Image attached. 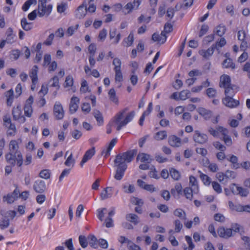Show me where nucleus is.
Returning a JSON list of instances; mask_svg holds the SVG:
<instances>
[{
  "mask_svg": "<svg viewBox=\"0 0 250 250\" xmlns=\"http://www.w3.org/2000/svg\"><path fill=\"white\" fill-rule=\"evenodd\" d=\"M114 167L116 172L114 178L117 181L121 180L125 172V152L118 155L114 160Z\"/></svg>",
  "mask_w": 250,
  "mask_h": 250,
  "instance_id": "f257e3e1",
  "label": "nucleus"
},
{
  "mask_svg": "<svg viewBox=\"0 0 250 250\" xmlns=\"http://www.w3.org/2000/svg\"><path fill=\"white\" fill-rule=\"evenodd\" d=\"M47 0H39L38 14L39 17H42L44 15L48 16L51 12L52 5L46 4Z\"/></svg>",
  "mask_w": 250,
  "mask_h": 250,
  "instance_id": "f03ea898",
  "label": "nucleus"
},
{
  "mask_svg": "<svg viewBox=\"0 0 250 250\" xmlns=\"http://www.w3.org/2000/svg\"><path fill=\"white\" fill-rule=\"evenodd\" d=\"M9 152L8 153H16L17 154V165L20 167L23 164V158L21 152L19 151V145L16 140H11L9 143Z\"/></svg>",
  "mask_w": 250,
  "mask_h": 250,
  "instance_id": "7ed1b4c3",
  "label": "nucleus"
},
{
  "mask_svg": "<svg viewBox=\"0 0 250 250\" xmlns=\"http://www.w3.org/2000/svg\"><path fill=\"white\" fill-rule=\"evenodd\" d=\"M115 124L117 125V130L119 131L125 125V113L123 111L115 117Z\"/></svg>",
  "mask_w": 250,
  "mask_h": 250,
  "instance_id": "20e7f679",
  "label": "nucleus"
},
{
  "mask_svg": "<svg viewBox=\"0 0 250 250\" xmlns=\"http://www.w3.org/2000/svg\"><path fill=\"white\" fill-rule=\"evenodd\" d=\"M194 141L198 144H203L207 142L208 140V135L204 133H201L198 130L194 131L193 137Z\"/></svg>",
  "mask_w": 250,
  "mask_h": 250,
  "instance_id": "39448f33",
  "label": "nucleus"
},
{
  "mask_svg": "<svg viewBox=\"0 0 250 250\" xmlns=\"http://www.w3.org/2000/svg\"><path fill=\"white\" fill-rule=\"evenodd\" d=\"M33 101L34 98L33 96H30L26 101L24 107V115L27 117H31L32 115L33 109L32 104L33 103Z\"/></svg>",
  "mask_w": 250,
  "mask_h": 250,
  "instance_id": "423d86ee",
  "label": "nucleus"
},
{
  "mask_svg": "<svg viewBox=\"0 0 250 250\" xmlns=\"http://www.w3.org/2000/svg\"><path fill=\"white\" fill-rule=\"evenodd\" d=\"M54 115L57 120H61L64 116V111L62 104L56 102L54 106Z\"/></svg>",
  "mask_w": 250,
  "mask_h": 250,
  "instance_id": "0eeeda50",
  "label": "nucleus"
},
{
  "mask_svg": "<svg viewBox=\"0 0 250 250\" xmlns=\"http://www.w3.org/2000/svg\"><path fill=\"white\" fill-rule=\"evenodd\" d=\"M45 182L42 180H36L33 185V189L37 193H42L46 190Z\"/></svg>",
  "mask_w": 250,
  "mask_h": 250,
  "instance_id": "6e6552de",
  "label": "nucleus"
},
{
  "mask_svg": "<svg viewBox=\"0 0 250 250\" xmlns=\"http://www.w3.org/2000/svg\"><path fill=\"white\" fill-rule=\"evenodd\" d=\"M86 5V3L83 2L82 4L78 7L75 13V16L77 18L81 19L85 16L87 13Z\"/></svg>",
  "mask_w": 250,
  "mask_h": 250,
  "instance_id": "1a4fd4ad",
  "label": "nucleus"
},
{
  "mask_svg": "<svg viewBox=\"0 0 250 250\" xmlns=\"http://www.w3.org/2000/svg\"><path fill=\"white\" fill-rule=\"evenodd\" d=\"M223 104L229 108H234L239 104V101L234 100L232 97H226L222 100Z\"/></svg>",
  "mask_w": 250,
  "mask_h": 250,
  "instance_id": "9d476101",
  "label": "nucleus"
},
{
  "mask_svg": "<svg viewBox=\"0 0 250 250\" xmlns=\"http://www.w3.org/2000/svg\"><path fill=\"white\" fill-rule=\"evenodd\" d=\"M232 192L234 194H239L243 197H246L249 194V191L247 189L241 187L237 186L234 184L231 188Z\"/></svg>",
  "mask_w": 250,
  "mask_h": 250,
  "instance_id": "9b49d317",
  "label": "nucleus"
},
{
  "mask_svg": "<svg viewBox=\"0 0 250 250\" xmlns=\"http://www.w3.org/2000/svg\"><path fill=\"white\" fill-rule=\"evenodd\" d=\"M189 188L192 189L194 194H198L199 191V187L198 181L193 176L189 177Z\"/></svg>",
  "mask_w": 250,
  "mask_h": 250,
  "instance_id": "f8f14e48",
  "label": "nucleus"
},
{
  "mask_svg": "<svg viewBox=\"0 0 250 250\" xmlns=\"http://www.w3.org/2000/svg\"><path fill=\"white\" fill-rule=\"evenodd\" d=\"M79 102L80 100L78 97L73 96L71 98L69 105V111L71 114L74 113L77 110Z\"/></svg>",
  "mask_w": 250,
  "mask_h": 250,
  "instance_id": "ddd939ff",
  "label": "nucleus"
},
{
  "mask_svg": "<svg viewBox=\"0 0 250 250\" xmlns=\"http://www.w3.org/2000/svg\"><path fill=\"white\" fill-rule=\"evenodd\" d=\"M141 4V0H134L132 2H128L126 4V14L130 13L133 10H137Z\"/></svg>",
  "mask_w": 250,
  "mask_h": 250,
  "instance_id": "4468645a",
  "label": "nucleus"
},
{
  "mask_svg": "<svg viewBox=\"0 0 250 250\" xmlns=\"http://www.w3.org/2000/svg\"><path fill=\"white\" fill-rule=\"evenodd\" d=\"M95 150L94 147H93L86 151L83 158L82 161L80 163L81 166L83 167V164L85 163L88 160L90 159L95 154Z\"/></svg>",
  "mask_w": 250,
  "mask_h": 250,
  "instance_id": "2eb2a0df",
  "label": "nucleus"
},
{
  "mask_svg": "<svg viewBox=\"0 0 250 250\" xmlns=\"http://www.w3.org/2000/svg\"><path fill=\"white\" fill-rule=\"evenodd\" d=\"M230 82V77L228 75L224 74L220 78V86L225 88L231 85Z\"/></svg>",
  "mask_w": 250,
  "mask_h": 250,
  "instance_id": "dca6fc26",
  "label": "nucleus"
},
{
  "mask_svg": "<svg viewBox=\"0 0 250 250\" xmlns=\"http://www.w3.org/2000/svg\"><path fill=\"white\" fill-rule=\"evenodd\" d=\"M17 154L16 153H7L5 155V160L6 162L11 166L14 167L17 161Z\"/></svg>",
  "mask_w": 250,
  "mask_h": 250,
  "instance_id": "f3484780",
  "label": "nucleus"
},
{
  "mask_svg": "<svg viewBox=\"0 0 250 250\" xmlns=\"http://www.w3.org/2000/svg\"><path fill=\"white\" fill-rule=\"evenodd\" d=\"M168 143L173 147H179L181 146V139L175 135L170 136L168 138Z\"/></svg>",
  "mask_w": 250,
  "mask_h": 250,
  "instance_id": "a211bd4d",
  "label": "nucleus"
},
{
  "mask_svg": "<svg viewBox=\"0 0 250 250\" xmlns=\"http://www.w3.org/2000/svg\"><path fill=\"white\" fill-rule=\"evenodd\" d=\"M222 140L224 141L225 144L227 146H230L232 144V141L231 137L228 135L229 131L226 128L225 129H222Z\"/></svg>",
  "mask_w": 250,
  "mask_h": 250,
  "instance_id": "6ab92c4d",
  "label": "nucleus"
},
{
  "mask_svg": "<svg viewBox=\"0 0 250 250\" xmlns=\"http://www.w3.org/2000/svg\"><path fill=\"white\" fill-rule=\"evenodd\" d=\"M152 40L154 42H158L164 43L167 40V36L165 32H162L160 35L155 33L152 36Z\"/></svg>",
  "mask_w": 250,
  "mask_h": 250,
  "instance_id": "aec40b11",
  "label": "nucleus"
},
{
  "mask_svg": "<svg viewBox=\"0 0 250 250\" xmlns=\"http://www.w3.org/2000/svg\"><path fill=\"white\" fill-rule=\"evenodd\" d=\"M38 67L37 65H34L32 67L31 71L29 73V76L32 79V83L33 84L36 85L38 82Z\"/></svg>",
  "mask_w": 250,
  "mask_h": 250,
  "instance_id": "412c9836",
  "label": "nucleus"
},
{
  "mask_svg": "<svg viewBox=\"0 0 250 250\" xmlns=\"http://www.w3.org/2000/svg\"><path fill=\"white\" fill-rule=\"evenodd\" d=\"M112 195V188L111 187H106L104 188L101 192L100 196L101 200H104L111 197Z\"/></svg>",
  "mask_w": 250,
  "mask_h": 250,
  "instance_id": "4be33fe9",
  "label": "nucleus"
},
{
  "mask_svg": "<svg viewBox=\"0 0 250 250\" xmlns=\"http://www.w3.org/2000/svg\"><path fill=\"white\" fill-rule=\"evenodd\" d=\"M226 128H224L222 126H218L216 128H213L212 127H209L208 129V131L214 137L219 138L220 137V135H222V129H225Z\"/></svg>",
  "mask_w": 250,
  "mask_h": 250,
  "instance_id": "5701e85b",
  "label": "nucleus"
},
{
  "mask_svg": "<svg viewBox=\"0 0 250 250\" xmlns=\"http://www.w3.org/2000/svg\"><path fill=\"white\" fill-rule=\"evenodd\" d=\"M116 143L117 139H113L110 142L109 144L106 146V147L103 150L102 154L103 155L104 154L105 157H107L108 155H109L110 151L114 147V146L115 145Z\"/></svg>",
  "mask_w": 250,
  "mask_h": 250,
  "instance_id": "b1692460",
  "label": "nucleus"
},
{
  "mask_svg": "<svg viewBox=\"0 0 250 250\" xmlns=\"http://www.w3.org/2000/svg\"><path fill=\"white\" fill-rule=\"evenodd\" d=\"M126 219L134 225H137L140 222L139 217L134 213H130L126 215Z\"/></svg>",
  "mask_w": 250,
  "mask_h": 250,
  "instance_id": "393cba45",
  "label": "nucleus"
},
{
  "mask_svg": "<svg viewBox=\"0 0 250 250\" xmlns=\"http://www.w3.org/2000/svg\"><path fill=\"white\" fill-rule=\"evenodd\" d=\"M198 113L206 120L210 119L212 115V112L211 111L202 107L199 108Z\"/></svg>",
  "mask_w": 250,
  "mask_h": 250,
  "instance_id": "a878e982",
  "label": "nucleus"
},
{
  "mask_svg": "<svg viewBox=\"0 0 250 250\" xmlns=\"http://www.w3.org/2000/svg\"><path fill=\"white\" fill-rule=\"evenodd\" d=\"M215 47L214 45H212L210 47L208 48L207 50H202L199 51V54L205 58H208L211 56L214 50Z\"/></svg>",
  "mask_w": 250,
  "mask_h": 250,
  "instance_id": "bb28decb",
  "label": "nucleus"
},
{
  "mask_svg": "<svg viewBox=\"0 0 250 250\" xmlns=\"http://www.w3.org/2000/svg\"><path fill=\"white\" fill-rule=\"evenodd\" d=\"M226 31V28L225 25L220 24L216 27L213 32L218 36L222 37L225 34Z\"/></svg>",
  "mask_w": 250,
  "mask_h": 250,
  "instance_id": "cd10ccee",
  "label": "nucleus"
},
{
  "mask_svg": "<svg viewBox=\"0 0 250 250\" xmlns=\"http://www.w3.org/2000/svg\"><path fill=\"white\" fill-rule=\"evenodd\" d=\"M137 161H140L141 162H146L150 163L152 159L150 158V156L146 153H139L137 157Z\"/></svg>",
  "mask_w": 250,
  "mask_h": 250,
  "instance_id": "c85d7f7f",
  "label": "nucleus"
},
{
  "mask_svg": "<svg viewBox=\"0 0 250 250\" xmlns=\"http://www.w3.org/2000/svg\"><path fill=\"white\" fill-rule=\"evenodd\" d=\"M222 66L225 68H231L234 69L235 68V64L233 62L232 60L230 58L225 59L222 62Z\"/></svg>",
  "mask_w": 250,
  "mask_h": 250,
  "instance_id": "c756f323",
  "label": "nucleus"
},
{
  "mask_svg": "<svg viewBox=\"0 0 250 250\" xmlns=\"http://www.w3.org/2000/svg\"><path fill=\"white\" fill-rule=\"evenodd\" d=\"M93 115L96 119V121L99 125L103 124L104 119L103 115L99 110L94 109L93 111Z\"/></svg>",
  "mask_w": 250,
  "mask_h": 250,
  "instance_id": "7c9ffc66",
  "label": "nucleus"
},
{
  "mask_svg": "<svg viewBox=\"0 0 250 250\" xmlns=\"http://www.w3.org/2000/svg\"><path fill=\"white\" fill-rule=\"evenodd\" d=\"M88 242L90 246L96 249L98 247V240L97 238L93 234H90L87 237Z\"/></svg>",
  "mask_w": 250,
  "mask_h": 250,
  "instance_id": "2f4dec72",
  "label": "nucleus"
},
{
  "mask_svg": "<svg viewBox=\"0 0 250 250\" xmlns=\"http://www.w3.org/2000/svg\"><path fill=\"white\" fill-rule=\"evenodd\" d=\"M22 111L20 106L18 105L16 107H14L12 110V115L13 119L15 121L18 120L21 115Z\"/></svg>",
  "mask_w": 250,
  "mask_h": 250,
  "instance_id": "473e14b6",
  "label": "nucleus"
},
{
  "mask_svg": "<svg viewBox=\"0 0 250 250\" xmlns=\"http://www.w3.org/2000/svg\"><path fill=\"white\" fill-rule=\"evenodd\" d=\"M184 196L186 198L189 200H192L193 198V194L194 193V191L192 188H189V187H186L183 189V192Z\"/></svg>",
  "mask_w": 250,
  "mask_h": 250,
  "instance_id": "72a5a7b5",
  "label": "nucleus"
},
{
  "mask_svg": "<svg viewBox=\"0 0 250 250\" xmlns=\"http://www.w3.org/2000/svg\"><path fill=\"white\" fill-rule=\"evenodd\" d=\"M108 96L110 101L115 104H118V99L116 96L115 91L114 88H111L108 92Z\"/></svg>",
  "mask_w": 250,
  "mask_h": 250,
  "instance_id": "f704fd0d",
  "label": "nucleus"
},
{
  "mask_svg": "<svg viewBox=\"0 0 250 250\" xmlns=\"http://www.w3.org/2000/svg\"><path fill=\"white\" fill-rule=\"evenodd\" d=\"M176 192L178 195L182 194L183 190H182V187L181 184L176 183L174 186V188L171 189V193L172 195H175Z\"/></svg>",
  "mask_w": 250,
  "mask_h": 250,
  "instance_id": "c9c22d12",
  "label": "nucleus"
},
{
  "mask_svg": "<svg viewBox=\"0 0 250 250\" xmlns=\"http://www.w3.org/2000/svg\"><path fill=\"white\" fill-rule=\"evenodd\" d=\"M167 136L166 131H160L157 132L154 136V139L157 141H160L167 138Z\"/></svg>",
  "mask_w": 250,
  "mask_h": 250,
  "instance_id": "e433bc0d",
  "label": "nucleus"
},
{
  "mask_svg": "<svg viewBox=\"0 0 250 250\" xmlns=\"http://www.w3.org/2000/svg\"><path fill=\"white\" fill-rule=\"evenodd\" d=\"M6 127L7 128L6 132L7 136H13L15 135L17 133V129L14 124H10Z\"/></svg>",
  "mask_w": 250,
  "mask_h": 250,
  "instance_id": "4c0bfd02",
  "label": "nucleus"
},
{
  "mask_svg": "<svg viewBox=\"0 0 250 250\" xmlns=\"http://www.w3.org/2000/svg\"><path fill=\"white\" fill-rule=\"evenodd\" d=\"M137 151L133 149L126 152V162H130L134 158V156L137 154Z\"/></svg>",
  "mask_w": 250,
  "mask_h": 250,
  "instance_id": "58836bf2",
  "label": "nucleus"
},
{
  "mask_svg": "<svg viewBox=\"0 0 250 250\" xmlns=\"http://www.w3.org/2000/svg\"><path fill=\"white\" fill-rule=\"evenodd\" d=\"M174 215L178 217L181 219L186 220L187 219L186 214L185 212L181 208L176 209L173 212Z\"/></svg>",
  "mask_w": 250,
  "mask_h": 250,
  "instance_id": "ea45409f",
  "label": "nucleus"
},
{
  "mask_svg": "<svg viewBox=\"0 0 250 250\" xmlns=\"http://www.w3.org/2000/svg\"><path fill=\"white\" fill-rule=\"evenodd\" d=\"M21 25L22 28L25 31H29L32 28L31 23L28 22L25 18H23L21 19Z\"/></svg>",
  "mask_w": 250,
  "mask_h": 250,
  "instance_id": "a19ab883",
  "label": "nucleus"
},
{
  "mask_svg": "<svg viewBox=\"0 0 250 250\" xmlns=\"http://www.w3.org/2000/svg\"><path fill=\"white\" fill-rule=\"evenodd\" d=\"M130 202L132 205L139 206H142L144 203V201L142 199L134 196L131 197L130 199Z\"/></svg>",
  "mask_w": 250,
  "mask_h": 250,
  "instance_id": "79ce46f5",
  "label": "nucleus"
},
{
  "mask_svg": "<svg viewBox=\"0 0 250 250\" xmlns=\"http://www.w3.org/2000/svg\"><path fill=\"white\" fill-rule=\"evenodd\" d=\"M170 175L174 180H178L181 177L180 173L175 168H171L169 170Z\"/></svg>",
  "mask_w": 250,
  "mask_h": 250,
  "instance_id": "37998d69",
  "label": "nucleus"
},
{
  "mask_svg": "<svg viewBox=\"0 0 250 250\" xmlns=\"http://www.w3.org/2000/svg\"><path fill=\"white\" fill-rule=\"evenodd\" d=\"M16 199L17 198L12 193H8L3 197V201L7 202L8 204L13 203Z\"/></svg>",
  "mask_w": 250,
  "mask_h": 250,
  "instance_id": "c03bdc74",
  "label": "nucleus"
},
{
  "mask_svg": "<svg viewBox=\"0 0 250 250\" xmlns=\"http://www.w3.org/2000/svg\"><path fill=\"white\" fill-rule=\"evenodd\" d=\"M179 100H185L188 98L190 96V92L188 90H184L179 93Z\"/></svg>",
  "mask_w": 250,
  "mask_h": 250,
  "instance_id": "a18cd8bd",
  "label": "nucleus"
},
{
  "mask_svg": "<svg viewBox=\"0 0 250 250\" xmlns=\"http://www.w3.org/2000/svg\"><path fill=\"white\" fill-rule=\"evenodd\" d=\"M79 241L80 245L83 248H85L88 246V239L83 235H80L79 237Z\"/></svg>",
  "mask_w": 250,
  "mask_h": 250,
  "instance_id": "49530a36",
  "label": "nucleus"
},
{
  "mask_svg": "<svg viewBox=\"0 0 250 250\" xmlns=\"http://www.w3.org/2000/svg\"><path fill=\"white\" fill-rule=\"evenodd\" d=\"M225 93L226 97H232L235 94V91L231 85L225 88Z\"/></svg>",
  "mask_w": 250,
  "mask_h": 250,
  "instance_id": "de8ad7c7",
  "label": "nucleus"
},
{
  "mask_svg": "<svg viewBox=\"0 0 250 250\" xmlns=\"http://www.w3.org/2000/svg\"><path fill=\"white\" fill-rule=\"evenodd\" d=\"M200 178L206 186H209L211 183V179L206 174L201 173Z\"/></svg>",
  "mask_w": 250,
  "mask_h": 250,
  "instance_id": "09e8293b",
  "label": "nucleus"
},
{
  "mask_svg": "<svg viewBox=\"0 0 250 250\" xmlns=\"http://www.w3.org/2000/svg\"><path fill=\"white\" fill-rule=\"evenodd\" d=\"M10 225V220L8 219L3 218L0 221V228L4 229L7 228Z\"/></svg>",
  "mask_w": 250,
  "mask_h": 250,
  "instance_id": "8fccbe9b",
  "label": "nucleus"
},
{
  "mask_svg": "<svg viewBox=\"0 0 250 250\" xmlns=\"http://www.w3.org/2000/svg\"><path fill=\"white\" fill-rule=\"evenodd\" d=\"M115 82L116 83H120L123 80V75L121 69L115 70Z\"/></svg>",
  "mask_w": 250,
  "mask_h": 250,
  "instance_id": "3c124183",
  "label": "nucleus"
},
{
  "mask_svg": "<svg viewBox=\"0 0 250 250\" xmlns=\"http://www.w3.org/2000/svg\"><path fill=\"white\" fill-rule=\"evenodd\" d=\"M39 176L43 179H48L50 177V173L48 169H43L41 171Z\"/></svg>",
  "mask_w": 250,
  "mask_h": 250,
  "instance_id": "603ef678",
  "label": "nucleus"
},
{
  "mask_svg": "<svg viewBox=\"0 0 250 250\" xmlns=\"http://www.w3.org/2000/svg\"><path fill=\"white\" fill-rule=\"evenodd\" d=\"M36 0H28L22 5V9L23 11H26L29 9L32 4L36 3Z\"/></svg>",
  "mask_w": 250,
  "mask_h": 250,
  "instance_id": "864d4df0",
  "label": "nucleus"
},
{
  "mask_svg": "<svg viewBox=\"0 0 250 250\" xmlns=\"http://www.w3.org/2000/svg\"><path fill=\"white\" fill-rule=\"evenodd\" d=\"M212 188L215 192L219 194L222 192V189L221 186L219 183L213 181L211 182Z\"/></svg>",
  "mask_w": 250,
  "mask_h": 250,
  "instance_id": "5fc2aeb1",
  "label": "nucleus"
},
{
  "mask_svg": "<svg viewBox=\"0 0 250 250\" xmlns=\"http://www.w3.org/2000/svg\"><path fill=\"white\" fill-rule=\"evenodd\" d=\"M53 81L51 86L52 87H56L57 90H58L60 86L59 83V78L57 76H54L50 81V82Z\"/></svg>",
  "mask_w": 250,
  "mask_h": 250,
  "instance_id": "6e6d98bb",
  "label": "nucleus"
},
{
  "mask_svg": "<svg viewBox=\"0 0 250 250\" xmlns=\"http://www.w3.org/2000/svg\"><path fill=\"white\" fill-rule=\"evenodd\" d=\"M51 56L49 54H45L43 57V62L42 65L46 66L51 63Z\"/></svg>",
  "mask_w": 250,
  "mask_h": 250,
  "instance_id": "4d7b16f0",
  "label": "nucleus"
},
{
  "mask_svg": "<svg viewBox=\"0 0 250 250\" xmlns=\"http://www.w3.org/2000/svg\"><path fill=\"white\" fill-rule=\"evenodd\" d=\"M6 34L7 36L6 41L8 42H10L11 40L13 39L14 35H13V29L11 28H9L7 29Z\"/></svg>",
  "mask_w": 250,
  "mask_h": 250,
  "instance_id": "13d9d810",
  "label": "nucleus"
},
{
  "mask_svg": "<svg viewBox=\"0 0 250 250\" xmlns=\"http://www.w3.org/2000/svg\"><path fill=\"white\" fill-rule=\"evenodd\" d=\"M73 84V79L72 76L69 75L66 77L65 81L64 82L65 87H70Z\"/></svg>",
  "mask_w": 250,
  "mask_h": 250,
  "instance_id": "bf43d9fd",
  "label": "nucleus"
},
{
  "mask_svg": "<svg viewBox=\"0 0 250 250\" xmlns=\"http://www.w3.org/2000/svg\"><path fill=\"white\" fill-rule=\"evenodd\" d=\"M226 44V41L225 38H222L219 42H217L214 45L215 48L216 49H219V47H222L224 46Z\"/></svg>",
  "mask_w": 250,
  "mask_h": 250,
  "instance_id": "052dcab7",
  "label": "nucleus"
},
{
  "mask_svg": "<svg viewBox=\"0 0 250 250\" xmlns=\"http://www.w3.org/2000/svg\"><path fill=\"white\" fill-rule=\"evenodd\" d=\"M225 176L227 182L229 179H234L236 177V174L234 171L231 170H227L225 172Z\"/></svg>",
  "mask_w": 250,
  "mask_h": 250,
  "instance_id": "680f3d73",
  "label": "nucleus"
},
{
  "mask_svg": "<svg viewBox=\"0 0 250 250\" xmlns=\"http://www.w3.org/2000/svg\"><path fill=\"white\" fill-rule=\"evenodd\" d=\"M71 135L76 140H78L82 135V133L78 129H75L71 132Z\"/></svg>",
  "mask_w": 250,
  "mask_h": 250,
  "instance_id": "e2e57ef3",
  "label": "nucleus"
},
{
  "mask_svg": "<svg viewBox=\"0 0 250 250\" xmlns=\"http://www.w3.org/2000/svg\"><path fill=\"white\" fill-rule=\"evenodd\" d=\"M79 25L77 24L75 26H70L68 28L67 31H66V35L68 36H72L74 32L78 28Z\"/></svg>",
  "mask_w": 250,
  "mask_h": 250,
  "instance_id": "0e129e2a",
  "label": "nucleus"
},
{
  "mask_svg": "<svg viewBox=\"0 0 250 250\" xmlns=\"http://www.w3.org/2000/svg\"><path fill=\"white\" fill-rule=\"evenodd\" d=\"M175 231V232H179L183 228V225L180 220L177 219L174 221Z\"/></svg>",
  "mask_w": 250,
  "mask_h": 250,
  "instance_id": "69168bd1",
  "label": "nucleus"
},
{
  "mask_svg": "<svg viewBox=\"0 0 250 250\" xmlns=\"http://www.w3.org/2000/svg\"><path fill=\"white\" fill-rule=\"evenodd\" d=\"M213 146L215 148L220 150L222 151H224L226 149V147L225 146L221 144L219 142H215L213 144Z\"/></svg>",
  "mask_w": 250,
  "mask_h": 250,
  "instance_id": "338daca9",
  "label": "nucleus"
},
{
  "mask_svg": "<svg viewBox=\"0 0 250 250\" xmlns=\"http://www.w3.org/2000/svg\"><path fill=\"white\" fill-rule=\"evenodd\" d=\"M243 70L247 72L248 78L250 79V62H247L244 65Z\"/></svg>",
  "mask_w": 250,
  "mask_h": 250,
  "instance_id": "774afa93",
  "label": "nucleus"
}]
</instances>
